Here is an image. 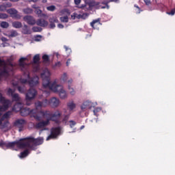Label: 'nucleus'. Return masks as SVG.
Here are the masks:
<instances>
[{
  "label": "nucleus",
  "mask_w": 175,
  "mask_h": 175,
  "mask_svg": "<svg viewBox=\"0 0 175 175\" xmlns=\"http://www.w3.org/2000/svg\"><path fill=\"white\" fill-rule=\"evenodd\" d=\"M84 128H85L84 126H81V128H80V129H81H81H84Z\"/></svg>",
  "instance_id": "nucleus-63"
},
{
  "label": "nucleus",
  "mask_w": 175,
  "mask_h": 175,
  "mask_svg": "<svg viewBox=\"0 0 175 175\" xmlns=\"http://www.w3.org/2000/svg\"><path fill=\"white\" fill-rule=\"evenodd\" d=\"M88 16H90L88 13H84L83 14H81V18H82L83 20H85V18H88Z\"/></svg>",
  "instance_id": "nucleus-39"
},
{
  "label": "nucleus",
  "mask_w": 175,
  "mask_h": 175,
  "mask_svg": "<svg viewBox=\"0 0 175 175\" xmlns=\"http://www.w3.org/2000/svg\"><path fill=\"white\" fill-rule=\"evenodd\" d=\"M21 115L23 117L30 116L31 117H33V118L37 120V121H40V120H42L40 112L38 111V109H31L28 107H22V109H21Z\"/></svg>",
  "instance_id": "nucleus-6"
},
{
  "label": "nucleus",
  "mask_w": 175,
  "mask_h": 175,
  "mask_svg": "<svg viewBox=\"0 0 175 175\" xmlns=\"http://www.w3.org/2000/svg\"><path fill=\"white\" fill-rule=\"evenodd\" d=\"M3 61L0 59V80L1 77L3 76H8L9 75V71H8V69L6 68V66H3Z\"/></svg>",
  "instance_id": "nucleus-11"
},
{
  "label": "nucleus",
  "mask_w": 175,
  "mask_h": 175,
  "mask_svg": "<svg viewBox=\"0 0 175 175\" xmlns=\"http://www.w3.org/2000/svg\"><path fill=\"white\" fill-rule=\"evenodd\" d=\"M49 21L50 23L49 28H51L52 29H54L55 27V23H58V18L57 16H51L49 18Z\"/></svg>",
  "instance_id": "nucleus-17"
},
{
  "label": "nucleus",
  "mask_w": 175,
  "mask_h": 175,
  "mask_svg": "<svg viewBox=\"0 0 175 175\" xmlns=\"http://www.w3.org/2000/svg\"><path fill=\"white\" fill-rule=\"evenodd\" d=\"M72 20H75V18H78V20H80V18H81V14L74 13L72 15Z\"/></svg>",
  "instance_id": "nucleus-31"
},
{
  "label": "nucleus",
  "mask_w": 175,
  "mask_h": 175,
  "mask_svg": "<svg viewBox=\"0 0 175 175\" xmlns=\"http://www.w3.org/2000/svg\"><path fill=\"white\" fill-rule=\"evenodd\" d=\"M22 32L23 33H24V35H29V33H31V31H29V29L28 28V25H23Z\"/></svg>",
  "instance_id": "nucleus-24"
},
{
  "label": "nucleus",
  "mask_w": 175,
  "mask_h": 175,
  "mask_svg": "<svg viewBox=\"0 0 175 175\" xmlns=\"http://www.w3.org/2000/svg\"><path fill=\"white\" fill-rule=\"evenodd\" d=\"M61 81H63L64 83H66L68 81V74L66 72H64L61 77H60Z\"/></svg>",
  "instance_id": "nucleus-28"
},
{
  "label": "nucleus",
  "mask_w": 175,
  "mask_h": 175,
  "mask_svg": "<svg viewBox=\"0 0 175 175\" xmlns=\"http://www.w3.org/2000/svg\"><path fill=\"white\" fill-rule=\"evenodd\" d=\"M17 35H18V34L16 31H11V33L10 34V36L11 38H14L15 36H17Z\"/></svg>",
  "instance_id": "nucleus-40"
},
{
  "label": "nucleus",
  "mask_w": 175,
  "mask_h": 175,
  "mask_svg": "<svg viewBox=\"0 0 175 175\" xmlns=\"http://www.w3.org/2000/svg\"><path fill=\"white\" fill-rule=\"evenodd\" d=\"M68 90L70 94V95H75L76 94V91H75V89H73V88H72V86L69 85L68 87Z\"/></svg>",
  "instance_id": "nucleus-33"
},
{
  "label": "nucleus",
  "mask_w": 175,
  "mask_h": 175,
  "mask_svg": "<svg viewBox=\"0 0 175 175\" xmlns=\"http://www.w3.org/2000/svg\"><path fill=\"white\" fill-rule=\"evenodd\" d=\"M169 15L174 16L175 14V8L171 10L170 12H167Z\"/></svg>",
  "instance_id": "nucleus-47"
},
{
  "label": "nucleus",
  "mask_w": 175,
  "mask_h": 175,
  "mask_svg": "<svg viewBox=\"0 0 175 175\" xmlns=\"http://www.w3.org/2000/svg\"><path fill=\"white\" fill-rule=\"evenodd\" d=\"M69 118V116H66L63 121H66Z\"/></svg>",
  "instance_id": "nucleus-59"
},
{
  "label": "nucleus",
  "mask_w": 175,
  "mask_h": 175,
  "mask_svg": "<svg viewBox=\"0 0 175 175\" xmlns=\"http://www.w3.org/2000/svg\"><path fill=\"white\" fill-rule=\"evenodd\" d=\"M135 6V8H136L137 9V14H140V8L139 7V5H134Z\"/></svg>",
  "instance_id": "nucleus-51"
},
{
  "label": "nucleus",
  "mask_w": 175,
  "mask_h": 175,
  "mask_svg": "<svg viewBox=\"0 0 175 175\" xmlns=\"http://www.w3.org/2000/svg\"><path fill=\"white\" fill-rule=\"evenodd\" d=\"M32 31L33 32H42V28L39 27H33Z\"/></svg>",
  "instance_id": "nucleus-35"
},
{
  "label": "nucleus",
  "mask_w": 175,
  "mask_h": 175,
  "mask_svg": "<svg viewBox=\"0 0 175 175\" xmlns=\"http://www.w3.org/2000/svg\"><path fill=\"white\" fill-rule=\"evenodd\" d=\"M7 13L10 14L12 17H13L15 14H17V13H18V11H17V10L14 8H10L7 10Z\"/></svg>",
  "instance_id": "nucleus-23"
},
{
  "label": "nucleus",
  "mask_w": 175,
  "mask_h": 175,
  "mask_svg": "<svg viewBox=\"0 0 175 175\" xmlns=\"http://www.w3.org/2000/svg\"><path fill=\"white\" fill-rule=\"evenodd\" d=\"M36 95H38V91L35 90V88H30L27 94H26V105L27 106H30L31 105V100H33V99H35L36 97Z\"/></svg>",
  "instance_id": "nucleus-7"
},
{
  "label": "nucleus",
  "mask_w": 175,
  "mask_h": 175,
  "mask_svg": "<svg viewBox=\"0 0 175 175\" xmlns=\"http://www.w3.org/2000/svg\"><path fill=\"white\" fill-rule=\"evenodd\" d=\"M39 69H40L39 66L38 64H36V66L34 67L35 72H38Z\"/></svg>",
  "instance_id": "nucleus-52"
},
{
  "label": "nucleus",
  "mask_w": 175,
  "mask_h": 175,
  "mask_svg": "<svg viewBox=\"0 0 175 175\" xmlns=\"http://www.w3.org/2000/svg\"><path fill=\"white\" fill-rule=\"evenodd\" d=\"M57 27L59 28L60 29H62L64 28V25L62 24H58Z\"/></svg>",
  "instance_id": "nucleus-55"
},
{
  "label": "nucleus",
  "mask_w": 175,
  "mask_h": 175,
  "mask_svg": "<svg viewBox=\"0 0 175 175\" xmlns=\"http://www.w3.org/2000/svg\"><path fill=\"white\" fill-rule=\"evenodd\" d=\"M18 91H19L21 94H24V92H25V89L24 88V87L18 86Z\"/></svg>",
  "instance_id": "nucleus-38"
},
{
  "label": "nucleus",
  "mask_w": 175,
  "mask_h": 175,
  "mask_svg": "<svg viewBox=\"0 0 175 175\" xmlns=\"http://www.w3.org/2000/svg\"><path fill=\"white\" fill-rule=\"evenodd\" d=\"M61 135V127L52 128L51 130V135L46 137V140H51V139H57L58 136Z\"/></svg>",
  "instance_id": "nucleus-8"
},
{
  "label": "nucleus",
  "mask_w": 175,
  "mask_h": 175,
  "mask_svg": "<svg viewBox=\"0 0 175 175\" xmlns=\"http://www.w3.org/2000/svg\"><path fill=\"white\" fill-rule=\"evenodd\" d=\"M64 49L66 50V51L68 53L70 54V53H72V49H70V48H68L66 46H64Z\"/></svg>",
  "instance_id": "nucleus-46"
},
{
  "label": "nucleus",
  "mask_w": 175,
  "mask_h": 175,
  "mask_svg": "<svg viewBox=\"0 0 175 175\" xmlns=\"http://www.w3.org/2000/svg\"><path fill=\"white\" fill-rule=\"evenodd\" d=\"M95 24L100 25V18L94 20L92 22L90 23V25L92 28H95L94 27Z\"/></svg>",
  "instance_id": "nucleus-29"
},
{
  "label": "nucleus",
  "mask_w": 175,
  "mask_h": 175,
  "mask_svg": "<svg viewBox=\"0 0 175 175\" xmlns=\"http://www.w3.org/2000/svg\"><path fill=\"white\" fill-rule=\"evenodd\" d=\"M69 64H70V59H68L66 62V66H69Z\"/></svg>",
  "instance_id": "nucleus-56"
},
{
  "label": "nucleus",
  "mask_w": 175,
  "mask_h": 175,
  "mask_svg": "<svg viewBox=\"0 0 175 175\" xmlns=\"http://www.w3.org/2000/svg\"><path fill=\"white\" fill-rule=\"evenodd\" d=\"M8 8H12L11 3H3V4L0 5V12H6V9H8Z\"/></svg>",
  "instance_id": "nucleus-19"
},
{
  "label": "nucleus",
  "mask_w": 175,
  "mask_h": 175,
  "mask_svg": "<svg viewBox=\"0 0 175 175\" xmlns=\"http://www.w3.org/2000/svg\"><path fill=\"white\" fill-rule=\"evenodd\" d=\"M1 40H2L3 42H8V39H7L6 38H1Z\"/></svg>",
  "instance_id": "nucleus-58"
},
{
  "label": "nucleus",
  "mask_w": 175,
  "mask_h": 175,
  "mask_svg": "<svg viewBox=\"0 0 175 175\" xmlns=\"http://www.w3.org/2000/svg\"><path fill=\"white\" fill-rule=\"evenodd\" d=\"M55 55H56V57H58V55H59V54L58 53H55Z\"/></svg>",
  "instance_id": "nucleus-64"
},
{
  "label": "nucleus",
  "mask_w": 175,
  "mask_h": 175,
  "mask_svg": "<svg viewBox=\"0 0 175 175\" xmlns=\"http://www.w3.org/2000/svg\"><path fill=\"white\" fill-rule=\"evenodd\" d=\"M12 27L17 29L21 28L23 27V23H21V22L15 21L12 23Z\"/></svg>",
  "instance_id": "nucleus-26"
},
{
  "label": "nucleus",
  "mask_w": 175,
  "mask_h": 175,
  "mask_svg": "<svg viewBox=\"0 0 175 175\" xmlns=\"http://www.w3.org/2000/svg\"><path fill=\"white\" fill-rule=\"evenodd\" d=\"M35 13L37 14V15L38 16V17H41V16H42V11H41L40 10H39V9L37 8V9L35 10Z\"/></svg>",
  "instance_id": "nucleus-44"
},
{
  "label": "nucleus",
  "mask_w": 175,
  "mask_h": 175,
  "mask_svg": "<svg viewBox=\"0 0 175 175\" xmlns=\"http://www.w3.org/2000/svg\"><path fill=\"white\" fill-rule=\"evenodd\" d=\"M1 28H9V23L8 22L3 21L0 24Z\"/></svg>",
  "instance_id": "nucleus-34"
},
{
  "label": "nucleus",
  "mask_w": 175,
  "mask_h": 175,
  "mask_svg": "<svg viewBox=\"0 0 175 175\" xmlns=\"http://www.w3.org/2000/svg\"><path fill=\"white\" fill-rule=\"evenodd\" d=\"M49 121L48 120V119H46V120L36 123L34 125V128H36V129H42L44 128V126H47V124H49Z\"/></svg>",
  "instance_id": "nucleus-16"
},
{
  "label": "nucleus",
  "mask_w": 175,
  "mask_h": 175,
  "mask_svg": "<svg viewBox=\"0 0 175 175\" xmlns=\"http://www.w3.org/2000/svg\"><path fill=\"white\" fill-rule=\"evenodd\" d=\"M72 83H73V79H69V80L67 81L68 87H69V85H70V87H72Z\"/></svg>",
  "instance_id": "nucleus-50"
},
{
  "label": "nucleus",
  "mask_w": 175,
  "mask_h": 175,
  "mask_svg": "<svg viewBox=\"0 0 175 175\" xmlns=\"http://www.w3.org/2000/svg\"><path fill=\"white\" fill-rule=\"evenodd\" d=\"M110 1H103L101 3H102V5H105V6H100V9H109V3Z\"/></svg>",
  "instance_id": "nucleus-27"
},
{
  "label": "nucleus",
  "mask_w": 175,
  "mask_h": 175,
  "mask_svg": "<svg viewBox=\"0 0 175 175\" xmlns=\"http://www.w3.org/2000/svg\"><path fill=\"white\" fill-rule=\"evenodd\" d=\"M61 116L62 114L59 111H56L53 113L50 112V111H40L41 118H46L49 121H53L55 124H61Z\"/></svg>",
  "instance_id": "nucleus-5"
},
{
  "label": "nucleus",
  "mask_w": 175,
  "mask_h": 175,
  "mask_svg": "<svg viewBox=\"0 0 175 175\" xmlns=\"http://www.w3.org/2000/svg\"><path fill=\"white\" fill-rule=\"evenodd\" d=\"M8 17H9L8 14H4V13H0V18L1 20H5V19L8 18Z\"/></svg>",
  "instance_id": "nucleus-36"
},
{
  "label": "nucleus",
  "mask_w": 175,
  "mask_h": 175,
  "mask_svg": "<svg viewBox=\"0 0 175 175\" xmlns=\"http://www.w3.org/2000/svg\"><path fill=\"white\" fill-rule=\"evenodd\" d=\"M46 9L49 12H54V10H55V5H51V6L47 7Z\"/></svg>",
  "instance_id": "nucleus-41"
},
{
  "label": "nucleus",
  "mask_w": 175,
  "mask_h": 175,
  "mask_svg": "<svg viewBox=\"0 0 175 175\" xmlns=\"http://www.w3.org/2000/svg\"><path fill=\"white\" fill-rule=\"evenodd\" d=\"M42 59H43L44 62H45V63L49 62V55H44L42 56Z\"/></svg>",
  "instance_id": "nucleus-37"
},
{
  "label": "nucleus",
  "mask_w": 175,
  "mask_h": 175,
  "mask_svg": "<svg viewBox=\"0 0 175 175\" xmlns=\"http://www.w3.org/2000/svg\"><path fill=\"white\" fill-rule=\"evenodd\" d=\"M8 94L12 96L13 102H23L21 97L17 93H14V90L9 88L8 90Z\"/></svg>",
  "instance_id": "nucleus-9"
},
{
  "label": "nucleus",
  "mask_w": 175,
  "mask_h": 175,
  "mask_svg": "<svg viewBox=\"0 0 175 175\" xmlns=\"http://www.w3.org/2000/svg\"><path fill=\"white\" fill-rule=\"evenodd\" d=\"M14 18H16L17 20H20L21 18V15L18 14V13H16L14 16Z\"/></svg>",
  "instance_id": "nucleus-48"
},
{
  "label": "nucleus",
  "mask_w": 175,
  "mask_h": 175,
  "mask_svg": "<svg viewBox=\"0 0 175 175\" xmlns=\"http://www.w3.org/2000/svg\"><path fill=\"white\" fill-rule=\"evenodd\" d=\"M118 0H109V2H118Z\"/></svg>",
  "instance_id": "nucleus-62"
},
{
  "label": "nucleus",
  "mask_w": 175,
  "mask_h": 175,
  "mask_svg": "<svg viewBox=\"0 0 175 175\" xmlns=\"http://www.w3.org/2000/svg\"><path fill=\"white\" fill-rule=\"evenodd\" d=\"M34 40L35 42H40V40H42V36H36Z\"/></svg>",
  "instance_id": "nucleus-45"
},
{
  "label": "nucleus",
  "mask_w": 175,
  "mask_h": 175,
  "mask_svg": "<svg viewBox=\"0 0 175 175\" xmlns=\"http://www.w3.org/2000/svg\"><path fill=\"white\" fill-rule=\"evenodd\" d=\"M40 59V55L38 54L34 55L33 61L34 64H38Z\"/></svg>",
  "instance_id": "nucleus-32"
},
{
  "label": "nucleus",
  "mask_w": 175,
  "mask_h": 175,
  "mask_svg": "<svg viewBox=\"0 0 175 175\" xmlns=\"http://www.w3.org/2000/svg\"><path fill=\"white\" fill-rule=\"evenodd\" d=\"M23 12L25 14H32V13H33V10L30 8H26L23 10Z\"/></svg>",
  "instance_id": "nucleus-25"
},
{
  "label": "nucleus",
  "mask_w": 175,
  "mask_h": 175,
  "mask_svg": "<svg viewBox=\"0 0 175 175\" xmlns=\"http://www.w3.org/2000/svg\"><path fill=\"white\" fill-rule=\"evenodd\" d=\"M41 79H42V91L44 94L50 95V91L46 90V88H49L53 92L58 94L61 99H66L68 98V93L66 90L64 89V86L57 83V80L50 81V76L51 73L49 68H44L42 72L40 74Z\"/></svg>",
  "instance_id": "nucleus-2"
},
{
  "label": "nucleus",
  "mask_w": 175,
  "mask_h": 175,
  "mask_svg": "<svg viewBox=\"0 0 175 175\" xmlns=\"http://www.w3.org/2000/svg\"><path fill=\"white\" fill-rule=\"evenodd\" d=\"M0 102L3 103V105H0V117L2 116V111H5L8 110L10 105V100L5 99V97H3L2 94L0 93ZM12 116V111H8L4 113L2 118L0 119V129H3L5 132L12 129V126L8 120V118Z\"/></svg>",
  "instance_id": "nucleus-3"
},
{
  "label": "nucleus",
  "mask_w": 175,
  "mask_h": 175,
  "mask_svg": "<svg viewBox=\"0 0 175 175\" xmlns=\"http://www.w3.org/2000/svg\"><path fill=\"white\" fill-rule=\"evenodd\" d=\"M24 61H25V57H21L19 59V66L21 70L24 72L25 75L27 76V79H21V83H22V84H27V83L30 87H35L39 84V77L34 76L32 78L29 77V72H28V68L29 67V65L25 64Z\"/></svg>",
  "instance_id": "nucleus-4"
},
{
  "label": "nucleus",
  "mask_w": 175,
  "mask_h": 175,
  "mask_svg": "<svg viewBox=\"0 0 175 175\" xmlns=\"http://www.w3.org/2000/svg\"><path fill=\"white\" fill-rule=\"evenodd\" d=\"M49 105H50V100L47 99H44L42 101H37L35 103L36 109L38 110V109H42V107H47Z\"/></svg>",
  "instance_id": "nucleus-10"
},
{
  "label": "nucleus",
  "mask_w": 175,
  "mask_h": 175,
  "mask_svg": "<svg viewBox=\"0 0 175 175\" xmlns=\"http://www.w3.org/2000/svg\"><path fill=\"white\" fill-rule=\"evenodd\" d=\"M94 107V103L90 100L85 101L81 106V109L83 111L88 110V109H92Z\"/></svg>",
  "instance_id": "nucleus-13"
},
{
  "label": "nucleus",
  "mask_w": 175,
  "mask_h": 175,
  "mask_svg": "<svg viewBox=\"0 0 175 175\" xmlns=\"http://www.w3.org/2000/svg\"><path fill=\"white\" fill-rule=\"evenodd\" d=\"M43 137H38L35 139L32 137H28L26 138L21 139L18 141L12 142L0 141V147L2 148H10L11 150H15L18 151L20 148H29V150H36L37 146L43 144Z\"/></svg>",
  "instance_id": "nucleus-1"
},
{
  "label": "nucleus",
  "mask_w": 175,
  "mask_h": 175,
  "mask_svg": "<svg viewBox=\"0 0 175 175\" xmlns=\"http://www.w3.org/2000/svg\"><path fill=\"white\" fill-rule=\"evenodd\" d=\"M102 109L99 107H97V108L94 109V111H93V113H94V116H98L96 114V113H99V111H100Z\"/></svg>",
  "instance_id": "nucleus-43"
},
{
  "label": "nucleus",
  "mask_w": 175,
  "mask_h": 175,
  "mask_svg": "<svg viewBox=\"0 0 175 175\" xmlns=\"http://www.w3.org/2000/svg\"><path fill=\"white\" fill-rule=\"evenodd\" d=\"M27 155H29V149H26L23 152H21L20 154H18V157L21 159H23V158H27Z\"/></svg>",
  "instance_id": "nucleus-21"
},
{
  "label": "nucleus",
  "mask_w": 175,
  "mask_h": 175,
  "mask_svg": "<svg viewBox=\"0 0 175 175\" xmlns=\"http://www.w3.org/2000/svg\"><path fill=\"white\" fill-rule=\"evenodd\" d=\"M62 65V64L60 63V62H57L53 65V68H54L55 69V68H61Z\"/></svg>",
  "instance_id": "nucleus-42"
},
{
  "label": "nucleus",
  "mask_w": 175,
  "mask_h": 175,
  "mask_svg": "<svg viewBox=\"0 0 175 175\" xmlns=\"http://www.w3.org/2000/svg\"><path fill=\"white\" fill-rule=\"evenodd\" d=\"M25 124V120L23 119L17 120L14 123V126L19 129V132H21V131H23V128H24Z\"/></svg>",
  "instance_id": "nucleus-15"
},
{
  "label": "nucleus",
  "mask_w": 175,
  "mask_h": 175,
  "mask_svg": "<svg viewBox=\"0 0 175 175\" xmlns=\"http://www.w3.org/2000/svg\"><path fill=\"white\" fill-rule=\"evenodd\" d=\"M75 5H80L81 0H74Z\"/></svg>",
  "instance_id": "nucleus-53"
},
{
  "label": "nucleus",
  "mask_w": 175,
  "mask_h": 175,
  "mask_svg": "<svg viewBox=\"0 0 175 175\" xmlns=\"http://www.w3.org/2000/svg\"><path fill=\"white\" fill-rule=\"evenodd\" d=\"M40 17H47V15L46 14L41 13V16H40Z\"/></svg>",
  "instance_id": "nucleus-60"
},
{
  "label": "nucleus",
  "mask_w": 175,
  "mask_h": 175,
  "mask_svg": "<svg viewBox=\"0 0 175 175\" xmlns=\"http://www.w3.org/2000/svg\"><path fill=\"white\" fill-rule=\"evenodd\" d=\"M61 101H59V98H57V97H52L49 100V106L51 107H58Z\"/></svg>",
  "instance_id": "nucleus-14"
},
{
  "label": "nucleus",
  "mask_w": 175,
  "mask_h": 175,
  "mask_svg": "<svg viewBox=\"0 0 175 175\" xmlns=\"http://www.w3.org/2000/svg\"><path fill=\"white\" fill-rule=\"evenodd\" d=\"M67 106L70 111H73V110L76 109V103H75L74 101H70L68 103Z\"/></svg>",
  "instance_id": "nucleus-22"
},
{
  "label": "nucleus",
  "mask_w": 175,
  "mask_h": 175,
  "mask_svg": "<svg viewBox=\"0 0 175 175\" xmlns=\"http://www.w3.org/2000/svg\"><path fill=\"white\" fill-rule=\"evenodd\" d=\"M23 21H25L29 25H35V24H36V20L31 15L25 16L23 17Z\"/></svg>",
  "instance_id": "nucleus-12"
},
{
  "label": "nucleus",
  "mask_w": 175,
  "mask_h": 175,
  "mask_svg": "<svg viewBox=\"0 0 175 175\" xmlns=\"http://www.w3.org/2000/svg\"><path fill=\"white\" fill-rule=\"evenodd\" d=\"M32 8H33V9H36L37 10V9H38L39 7H38L36 5H33Z\"/></svg>",
  "instance_id": "nucleus-57"
},
{
  "label": "nucleus",
  "mask_w": 175,
  "mask_h": 175,
  "mask_svg": "<svg viewBox=\"0 0 175 175\" xmlns=\"http://www.w3.org/2000/svg\"><path fill=\"white\" fill-rule=\"evenodd\" d=\"M59 20L61 23H68L69 18L68 17V16H61L59 18Z\"/></svg>",
  "instance_id": "nucleus-30"
},
{
  "label": "nucleus",
  "mask_w": 175,
  "mask_h": 175,
  "mask_svg": "<svg viewBox=\"0 0 175 175\" xmlns=\"http://www.w3.org/2000/svg\"><path fill=\"white\" fill-rule=\"evenodd\" d=\"M36 24L37 25H38V27H47V25H49V22H47V21L44 20V19H38L37 21H36Z\"/></svg>",
  "instance_id": "nucleus-18"
},
{
  "label": "nucleus",
  "mask_w": 175,
  "mask_h": 175,
  "mask_svg": "<svg viewBox=\"0 0 175 175\" xmlns=\"http://www.w3.org/2000/svg\"><path fill=\"white\" fill-rule=\"evenodd\" d=\"M144 2H145V3H146V5H150L151 4V1H150V0H144Z\"/></svg>",
  "instance_id": "nucleus-54"
},
{
  "label": "nucleus",
  "mask_w": 175,
  "mask_h": 175,
  "mask_svg": "<svg viewBox=\"0 0 175 175\" xmlns=\"http://www.w3.org/2000/svg\"><path fill=\"white\" fill-rule=\"evenodd\" d=\"M10 2H18L20 0H10Z\"/></svg>",
  "instance_id": "nucleus-61"
},
{
  "label": "nucleus",
  "mask_w": 175,
  "mask_h": 175,
  "mask_svg": "<svg viewBox=\"0 0 175 175\" xmlns=\"http://www.w3.org/2000/svg\"><path fill=\"white\" fill-rule=\"evenodd\" d=\"M23 109V103L21 102L17 103L16 105H14L12 110L14 111H21Z\"/></svg>",
  "instance_id": "nucleus-20"
},
{
  "label": "nucleus",
  "mask_w": 175,
  "mask_h": 175,
  "mask_svg": "<svg viewBox=\"0 0 175 175\" xmlns=\"http://www.w3.org/2000/svg\"><path fill=\"white\" fill-rule=\"evenodd\" d=\"M70 128H73V126H75V125H76V122L73 121V120H70Z\"/></svg>",
  "instance_id": "nucleus-49"
}]
</instances>
